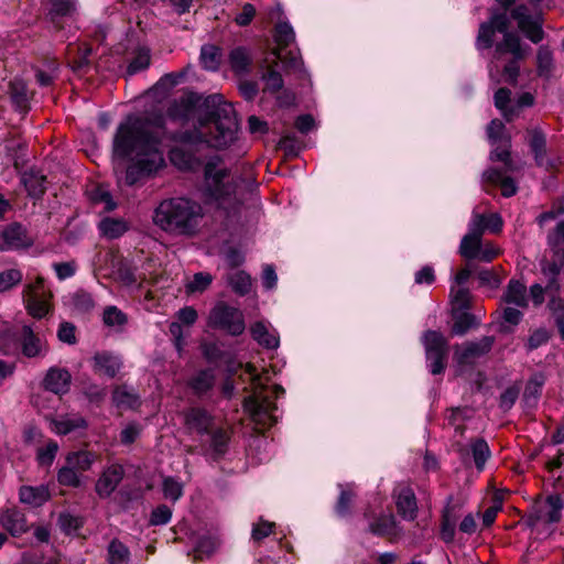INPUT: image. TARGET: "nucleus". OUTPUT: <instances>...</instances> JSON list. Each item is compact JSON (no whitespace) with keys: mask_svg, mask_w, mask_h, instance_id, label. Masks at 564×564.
Segmentation results:
<instances>
[{"mask_svg":"<svg viewBox=\"0 0 564 564\" xmlns=\"http://www.w3.org/2000/svg\"><path fill=\"white\" fill-rule=\"evenodd\" d=\"M340 488L341 490L336 505V512L338 516L345 517L349 512L350 505L355 495L350 488H343V486H340Z\"/></svg>","mask_w":564,"mask_h":564,"instance_id":"052dcab7","label":"nucleus"},{"mask_svg":"<svg viewBox=\"0 0 564 564\" xmlns=\"http://www.w3.org/2000/svg\"><path fill=\"white\" fill-rule=\"evenodd\" d=\"M52 299L53 292L42 275L24 284L22 300L26 312L32 317L40 319L46 316L52 310Z\"/></svg>","mask_w":564,"mask_h":564,"instance_id":"0eeeda50","label":"nucleus"},{"mask_svg":"<svg viewBox=\"0 0 564 564\" xmlns=\"http://www.w3.org/2000/svg\"><path fill=\"white\" fill-rule=\"evenodd\" d=\"M76 10V0H51L52 19L72 15Z\"/></svg>","mask_w":564,"mask_h":564,"instance_id":"de8ad7c7","label":"nucleus"},{"mask_svg":"<svg viewBox=\"0 0 564 564\" xmlns=\"http://www.w3.org/2000/svg\"><path fill=\"white\" fill-rule=\"evenodd\" d=\"M503 300L508 305L513 304L517 307H527L528 295L525 285L517 280H511L505 292Z\"/></svg>","mask_w":564,"mask_h":564,"instance_id":"2f4dec72","label":"nucleus"},{"mask_svg":"<svg viewBox=\"0 0 564 564\" xmlns=\"http://www.w3.org/2000/svg\"><path fill=\"white\" fill-rule=\"evenodd\" d=\"M510 90L507 88H500L495 94V106L502 111L503 117L510 121L512 120L513 111L507 109L508 102L510 101Z\"/></svg>","mask_w":564,"mask_h":564,"instance_id":"4d7b16f0","label":"nucleus"},{"mask_svg":"<svg viewBox=\"0 0 564 564\" xmlns=\"http://www.w3.org/2000/svg\"><path fill=\"white\" fill-rule=\"evenodd\" d=\"M482 180L487 183L500 185L501 193L505 197H511L518 191L513 178L506 176L500 170L497 169H488L485 171L482 174Z\"/></svg>","mask_w":564,"mask_h":564,"instance_id":"bb28decb","label":"nucleus"},{"mask_svg":"<svg viewBox=\"0 0 564 564\" xmlns=\"http://www.w3.org/2000/svg\"><path fill=\"white\" fill-rule=\"evenodd\" d=\"M276 48L272 51L275 59L283 63L284 67L290 70L301 72L303 69V61L297 51L286 48L295 41V33L293 28L286 23H279L275 28Z\"/></svg>","mask_w":564,"mask_h":564,"instance_id":"9d476101","label":"nucleus"},{"mask_svg":"<svg viewBox=\"0 0 564 564\" xmlns=\"http://www.w3.org/2000/svg\"><path fill=\"white\" fill-rule=\"evenodd\" d=\"M52 430L59 435H66L74 431L86 429V420L79 414L62 415L52 421Z\"/></svg>","mask_w":564,"mask_h":564,"instance_id":"cd10ccee","label":"nucleus"},{"mask_svg":"<svg viewBox=\"0 0 564 564\" xmlns=\"http://www.w3.org/2000/svg\"><path fill=\"white\" fill-rule=\"evenodd\" d=\"M221 61V52L215 45H204L200 50V63L207 70H217Z\"/></svg>","mask_w":564,"mask_h":564,"instance_id":"ea45409f","label":"nucleus"},{"mask_svg":"<svg viewBox=\"0 0 564 564\" xmlns=\"http://www.w3.org/2000/svg\"><path fill=\"white\" fill-rule=\"evenodd\" d=\"M494 344V338L486 336L477 341H469L455 347V359L459 365L473 364L477 358L487 354Z\"/></svg>","mask_w":564,"mask_h":564,"instance_id":"2eb2a0df","label":"nucleus"},{"mask_svg":"<svg viewBox=\"0 0 564 564\" xmlns=\"http://www.w3.org/2000/svg\"><path fill=\"white\" fill-rule=\"evenodd\" d=\"M210 443L206 451L213 458H219L227 452L229 435L224 429H215L209 431Z\"/></svg>","mask_w":564,"mask_h":564,"instance_id":"f704fd0d","label":"nucleus"},{"mask_svg":"<svg viewBox=\"0 0 564 564\" xmlns=\"http://www.w3.org/2000/svg\"><path fill=\"white\" fill-rule=\"evenodd\" d=\"M185 424L198 434H208L213 426V416L204 409L192 408L185 413Z\"/></svg>","mask_w":564,"mask_h":564,"instance_id":"b1692460","label":"nucleus"},{"mask_svg":"<svg viewBox=\"0 0 564 564\" xmlns=\"http://www.w3.org/2000/svg\"><path fill=\"white\" fill-rule=\"evenodd\" d=\"M245 373L249 376L252 387V393L245 399L243 409L249 416L259 424H273L276 421L274 412L276 405L272 401V397L278 398L284 393V389L274 386L271 390L267 388L269 381L268 371L258 373L256 367L251 364L245 366Z\"/></svg>","mask_w":564,"mask_h":564,"instance_id":"423d86ee","label":"nucleus"},{"mask_svg":"<svg viewBox=\"0 0 564 564\" xmlns=\"http://www.w3.org/2000/svg\"><path fill=\"white\" fill-rule=\"evenodd\" d=\"M102 321L106 326L120 330L128 322L127 315L117 306H107L104 310Z\"/></svg>","mask_w":564,"mask_h":564,"instance_id":"a19ab883","label":"nucleus"},{"mask_svg":"<svg viewBox=\"0 0 564 564\" xmlns=\"http://www.w3.org/2000/svg\"><path fill=\"white\" fill-rule=\"evenodd\" d=\"M70 383L72 376L69 371L59 367H51L43 379L44 389L58 395L67 393Z\"/></svg>","mask_w":564,"mask_h":564,"instance_id":"aec40b11","label":"nucleus"},{"mask_svg":"<svg viewBox=\"0 0 564 564\" xmlns=\"http://www.w3.org/2000/svg\"><path fill=\"white\" fill-rule=\"evenodd\" d=\"M229 62L236 74L245 75L249 73L252 59L247 48L236 47L229 54Z\"/></svg>","mask_w":564,"mask_h":564,"instance_id":"72a5a7b5","label":"nucleus"},{"mask_svg":"<svg viewBox=\"0 0 564 564\" xmlns=\"http://www.w3.org/2000/svg\"><path fill=\"white\" fill-rule=\"evenodd\" d=\"M204 176L203 194L206 203L228 215L235 213L240 205L238 180L214 161L205 165Z\"/></svg>","mask_w":564,"mask_h":564,"instance_id":"39448f33","label":"nucleus"},{"mask_svg":"<svg viewBox=\"0 0 564 564\" xmlns=\"http://www.w3.org/2000/svg\"><path fill=\"white\" fill-rule=\"evenodd\" d=\"M203 215L200 204L176 197L165 199L156 207L153 221L169 234L192 236L196 232Z\"/></svg>","mask_w":564,"mask_h":564,"instance_id":"20e7f679","label":"nucleus"},{"mask_svg":"<svg viewBox=\"0 0 564 564\" xmlns=\"http://www.w3.org/2000/svg\"><path fill=\"white\" fill-rule=\"evenodd\" d=\"M508 26L509 19L506 11L494 12L488 22L480 24L476 45L479 50L489 48L492 46L495 33H502L503 40L495 47V58L499 59L507 53L513 56V59L505 66L503 76L506 82L514 83L519 74L518 59L524 56L525 51L521 46L519 36L509 32Z\"/></svg>","mask_w":564,"mask_h":564,"instance_id":"7ed1b4c3","label":"nucleus"},{"mask_svg":"<svg viewBox=\"0 0 564 564\" xmlns=\"http://www.w3.org/2000/svg\"><path fill=\"white\" fill-rule=\"evenodd\" d=\"M553 253L554 259L542 267V272L549 279L547 288L557 289V276L564 265V251Z\"/></svg>","mask_w":564,"mask_h":564,"instance_id":"c9c22d12","label":"nucleus"},{"mask_svg":"<svg viewBox=\"0 0 564 564\" xmlns=\"http://www.w3.org/2000/svg\"><path fill=\"white\" fill-rule=\"evenodd\" d=\"M393 498L399 516L406 521L415 520L417 501L414 490L409 485L400 484L393 490Z\"/></svg>","mask_w":564,"mask_h":564,"instance_id":"4468645a","label":"nucleus"},{"mask_svg":"<svg viewBox=\"0 0 564 564\" xmlns=\"http://www.w3.org/2000/svg\"><path fill=\"white\" fill-rule=\"evenodd\" d=\"M99 230L108 239H116L128 231L129 225L124 219L106 217L99 223Z\"/></svg>","mask_w":564,"mask_h":564,"instance_id":"473e14b6","label":"nucleus"},{"mask_svg":"<svg viewBox=\"0 0 564 564\" xmlns=\"http://www.w3.org/2000/svg\"><path fill=\"white\" fill-rule=\"evenodd\" d=\"M451 301L457 310H466L469 306V291L462 286H452L449 293Z\"/></svg>","mask_w":564,"mask_h":564,"instance_id":"5fc2aeb1","label":"nucleus"},{"mask_svg":"<svg viewBox=\"0 0 564 564\" xmlns=\"http://www.w3.org/2000/svg\"><path fill=\"white\" fill-rule=\"evenodd\" d=\"M213 282V276L206 272L195 273L193 279L186 284L188 293L204 292Z\"/></svg>","mask_w":564,"mask_h":564,"instance_id":"3c124183","label":"nucleus"},{"mask_svg":"<svg viewBox=\"0 0 564 564\" xmlns=\"http://www.w3.org/2000/svg\"><path fill=\"white\" fill-rule=\"evenodd\" d=\"M32 245L33 239L21 224H10L1 232L0 251L25 249Z\"/></svg>","mask_w":564,"mask_h":564,"instance_id":"ddd939ff","label":"nucleus"},{"mask_svg":"<svg viewBox=\"0 0 564 564\" xmlns=\"http://www.w3.org/2000/svg\"><path fill=\"white\" fill-rule=\"evenodd\" d=\"M466 454L471 455L478 470L484 469L486 462L491 456L489 445L484 438L473 440L468 445Z\"/></svg>","mask_w":564,"mask_h":564,"instance_id":"7c9ffc66","label":"nucleus"},{"mask_svg":"<svg viewBox=\"0 0 564 564\" xmlns=\"http://www.w3.org/2000/svg\"><path fill=\"white\" fill-rule=\"evenodd\" d=\"M73 306L80 313L89 312L94 305L93 296L83 290L75 292L72 296Z\"/></svg>","mask_w":564,"mask_h":564,"instance_id":"6e6d98bb","label":"nucleus"},{"mask_svg":"<svg viewBox=\"0 0 564 564\" xmlns=\"http://www.w3.org/2000/svg\"><path fill=\"white\" fill-rule=\"evenodd\" d=\"M163 130L150 120L128 116L116 131L113 138V153L121 159H130L124 182L135 184L141 176L156 172L164 165L162 150Z\"/></svg>","mask_w":564,"mask_h":564,"instance_id":"f03ea898","label":"nucleus"},{"mask_svg":"<svg viewBox=\"0 0 564 564\" xmlns=\"http://www.w3.org/2000/svg\"><path fill=\"white\" fill-rule=\"evenodd\" d=\"M57 451H58L57 443L54 441H50L44 447L39 449V452H37L39 462L42 465L52 464Z\"/></svg>","mask_w":564,"mask_h":564,"instance_id":"0e129e2a","label":"nucleus"},{"mask_svg":"<svg viewBox=\"0 0 564 564\" xmlns=\"http://www.w3.org/2000/svg\"><path fill=\"white\" fill-rule=\"evenodd\" d=\"M422 344L425 349L430 371L433 375L442 373L445 369L447 340L438 332L426 330L422 336Z\"/></svg>","mask_w":564,"mask_h":564,"instance_id":"9b49d317","label":"nucleus"},{"mask_svg":"<svg viewBox=\"0 0 564 564\" xmlns=\"http://www.w3.org/2000/svg\"><path fill=\"white\" fill-rule=\"evenodd\" d=\"M456 517L453 508L447 507L442 516L441 538L444 542L451 543L455 538Z\"/></svg>","mask_w":564,"mask_h":564,"instance_id":"37998d69","label":"nucleus"},{"mask_svg":"<svg viewBox=\"0 0 564 564\" xmlns=\"http://www.w3.org/2000/svg\"><path fill=\"white\" fill-rule=\"evenodd\" d=\"M20 501L22 503L40 507L50 498V492L46 486L41 485L36 487L23 486L20 488Z\"/></svg>","mask_w":564,"mask_h":564,"instance_id":"c85d7f7f","label":"nucleus"},{"mask_svg":"<svg viewBox=\"0 0 564 564\" xmlns=\"http://www.w3.org/2000/svg\"><path fill=\"white\" fill-rule=\"evenodd\" d=\"M218 546V541L212 536H204L199 539L194 550L195 558H204L210 556Z\"/></svg>","mask_w":564,"mask_h":564,"instance_id":"603ef678","label":"nucleus"},{"mask_svg":"<svg viewBox=\"0 0 564 564\" xmlns=\"http://www.w3.org/2000/svg\"><path fill=\"white\" fill-rule=\"evenodd\" d=\"M276 61L278 59L274 58L273 64L262 66L261 80L264 84L263 91L272 95L281 93V95L278 96V102L281 106H290L294 102L295 96L286 89L282 90L284 80L282 75L275 69Z\"/></svg>","mask_w":564,"mask_h":564,"instance_id":"f8f14e48","label":"nucleus"},{"mask_svg":"<svg viewBox=\"0 0 564 564\" xmlns=\"http://www.w3.org/2000/svg\"><path fill=\"white\" fill-rule=\"evenodd\" d=\"M116 279L121 282L123 285L132 286L137 284V278L134 271L128 267L127 264H121L117 272Z\"/></svg>","mask_w":564,"mask_h":564,"instance_id":"774afa93","label":"nucleus"},{"mask_svg":"<svg viewBox=\"0 0 564 564\" xmlns=\"http://www.w3.org/2000/svg\"><path fill=\"white\" fill-rule=\"evenodd\" d=\"M98 455L94 452L79 449L69 452L65 465L57 473V480L63 486L77 488L82 485V474L88 471Z\"/></svg>","mask_w":564,"mask_h":564,"instance_id":"6e6552de","label":"nucleus"},{"mask_svg":"<svg viewBox=\"0 0 564 564\" xmlns=\"http://www.w3.org/2000/svg\"><path fill=\"white\" fill-rule=\"evenodd\" d=\"M20 344L22 354L28 358L44 357L48 350L45 339L36 335L29 325H23L21 329Z\"/></svg>","mask_w":564,"mask_h":564,"instance_id":"a211bd4d","label":"nucleus"},{"mask_svg":"<svg viewBox=\"0 0 564 564\" xmlns=\"http://www.w3.org/2000/svg\"><path fill=\"white\" fill-rule=\"evenodd\" d=\"M150 65V51L148 48H140L128 66L130 75L137 74Z\"/></svg>","mask_w":564,"mask_h":564,"instance_id":"864d4df0","label":"nucleus"},{"mask_svg":"<svg viewBox=\"0 0 564 564\" xmlns=\"http://www.w3.org/2000/svg\"><path fill=\"white\" fill-rule=\"evenodd\" d=\"M527 139L536 164L545 169L553 167V161L546 158L545 133L540 128L535 127L527 131Z\"/></svg>","mask_w":564,"mask_h":564,"instance_id":"412c9836","label":"nucleus"},{"mask_svg":"<svg viewBox=\"0 0 564 564\" xmlns=\"http://www.w3.org/2000/svg\"><path fill=\"white\" fill-rule=\"evenodd\" d=\"M192 389L198 393H205L214 384V376L208 370L199 371L189 382Z\"/></svg>","mask_w":564,"mask_h":564,"instance_id":"09e8293b","label":"nucleus"},{"mask_svg":"<svg viewBox=\"0 0 564 564\" xmlns=\"http://www.w3.org/2000/svg\"><path fill=\"white\" fill-rule=\"evenodd\" d=\"M112 399L118 406L122 408H133L138 404V397L127 387L116 388Z\"/></svg>","mask_w":564,"mask_h":564,"instance_id":"8fccbe9b","label":"nucleus"},{"mask_svg":"<svg viewBox=\"0 0 564 564\" xmlns=\"http://www.w3.org/2000/svg\"><path fill=\"white\" fill-rule=\"evenodd\" d=\"M184 485L176 478L167 476L163 478L162 491L165 499L173 502L183 496Z\"/></svg>","mask_w":564,"mask_h":564,"instance_id":"a18cd8bd","label":"nucleus"},{"mask_svg":"<svg viewBox=\"0 0 564 564\" xmlns=\"http://www.w3.org/2000/svg\"><path fill=\"white\" fill-rule=\"evenodd\" d=\"M0 523L12 535H20L28 528L24 514L17 509L0 511Z\"/></svg>","mask_w":564,"mask_h":564,"instance_id":"393cba45","label":"nucleus"},{"mask_svg":"<svg viewBox=\"0 0 564 564\" xmlns=\"http://www.w3.org/2000/svg\"><path fill=\"white\" fill-rule=\"evenodd\" d=\"M23 273L21 270L11 268L0 271V293H4L21 283Z\"/></svg>","mask_w":564,"mask_h":564,"instance_id":"49530a36","label":"nucleus"},{"mask_svg":"<svg viewBox=\"0 0 564 564\" xmlns=\"http://www.w3.org/2000/svg\"><path fill=\"white\" fill-rule=\"evenodd\" d=\"M21 182L33 198H40L45 192V176L36 171H25L21 176Z\"/></svg>","mask_w":564,"mask_h":564,"instance_id":"c756f323","label":"nucleus"},{"mask_svg":"<svg viewBox=\"0 0 564 564\" xmlns=\"http://www.w3.org/2000/svg\"><path fill=\"white\" fill-rule=\"evenodd\" d=\"M536 58L539 74L541 76H549L553 66L552 53L545 47H540Z\"/></svg>","mask_w":564,"mask_h":564,"instance_id":"bf43d9fd","label":"nucleus"},{"mask_svg":"<svg viewBox=\"0 0 564 564\" xmlns=\"http://www.w3.org/2000/svg\"><path fill=\"white\" fill-rule=\"evenodd\" d=\"M123 476L124 469L121 465L112 464L108 466L96 481V494L102 499L110 497L123 479Z\"/></svg>","mask_w":564,"mask_h":564,"instance_id":"dca6fc26","label":"nucleus"},{"mask_svg":"<svg viewBox=\"0 0 564 564\" xmlns=\"http://www.w3.org/2000/svg\"><path fill=\"white\" fill-rule=\"evenodd\" d=\"M10 96L12 102L20 110H25L29 102L26 84L21 78H14L10 82Z\"/></svg>","mask_w":564,"mask_h":564,"instance_id":"4c0bfd02","label":"nucleus"},{"mask_svg":"<svg viewBox=\"0 0 564 564\" xmlns=\"http://www.w3.org/2000/svg\"><path fill=\"white\" fill-rule=\"evenodd\" d=\"M365 517L368 519L369 532L375 535L398 536L401 533V528L392 513H380L377 517L365 513Z\"/></svg>","mask_w":564,"mask_h":564,"instance_id":"6ab92c4d","label":"nucleus"},{"mask_svg":"<svg viewBox=\"0 0 564 564\" xmlns=\"http://www.w3.org/2000/svg\"><path fill=\"white\" fill-rule=\"evenodd\" d=\"M487 135L491 144L502 141L503 138H510L505 133V124L498 119L491 120L487 128Z\"/></svg>","mask_w":564,"mask_h":564,"instance_id":"680f3d73","label":"nucleus"},{"mask_svg":"<svg viewBox=\"0 0 564 564\" xmlns=\"http://www.w3.org/2000/svg\"><path fill=\"white\" fill-rule=\"evenodd\" d=\"M481 239L474 236V234H466L459 246V253L466 259H476L480 250Z\"/></svg>","mask_w":564,"mask_h":564,"instance_id":"c03bdc74","label":"nucleus"},{"mask_svg":"<svg viewBox=\"0 0 564 564\" xmlns=\"http://www.w3.org/2000/svg\"><path fill=\"white\" fill-rule=\"evenodd\" d=\"M186 108L197 106L198 126L193 131L184 132L182 145L170 151V160L180 170H189L196 159L185 149L186 145L206 143L208 147L223 149L236 139L238 130L234 107L221 100L217 95L209 96L200 102V98L189 96L182 100Z\"/></svg>","mask_w":564,"mask_h":564,"instance_id":"f257e3e1","label":"nucleus"},{"mask_svg":"<svg viewBox=\"0 0 564 564\" xmlns=\"http://www.w3.org/2000/svg\"><path fill=\"white\" fill-rule=\"evenodd\" d=\"M547 243L553 252L564 251V220L558 223L555 229L549 234Z\"/></svg>","mask_w":564,"mask_h":564,"instance_id":"13d9d810","label":"nucleus"},{"mask_svg":"<svg viewBox=\"0 0 564 564\" xmlns=\"http://www.w3.org/2000/svg\"><path fill=\"white\" fill-rule=\"evenodd\" d=\"M93 370L98 375L113 378L121 368V360L109 351L96 352L91 359Z\"/></svg>","mask_w":564,"mask_h":564,"instance_id":"5701e85b","label":"nucleus"},{"mask_svg":"<svg viewBox=\"0 0 564 564\" xmlns=\"http://www.w3.org/2000/svg\"><path fill=\"white\" fill-rule=\"evenodd\" d=\"M171 517L172 510L167 506L161 505L152 511L150 523L153 525H163L171 520Z\"/></svg>","mask_w":564,"mask_h":564,"instance_id":"e2e57ef3","label":"nucleus"},{"mask_svg":"<svg viewBox=\"0 0 564 564\" xmlns=\"http://www.w3.org/2000/svg\"><path fill=\"white\" fill-rule=\"evenodd\" d=\"M494 150L490 153V160L492 161H501L505 164L507 171H514L516 167L510 159V147L511 140L510 138H503L502 141L497 142L496 144H491Z\"/></svg>","mask_w":564,"mask_h":564,"instance_id":"e433bc0d","label":"nucleus"},{"mask_svg":"<svg viewBox=\"0 0 564 564\" xmlns=\"http://www.w3.org/2000/svg\"><path fill=\"white\" fill-rule=\"evenodd\" d=\"M130 552L128 547L118 540L111 541L108 546L109 564H129Z\"/></svg>","mask_w":564,"mask_h":564,"instance_id":"79ce46f5","label":"nucleus"},{"mask_svg":"<svg viewBox=\"0 0 564 564\" xmlns=\"http://www.w3.org/2000/svg\"><path fill=\"white\" fill-rule=\"evenodd\" d=\"M563 506L560 495H549L539 507L540 518L551 523L558 522L562 518Z\"/></svg>","mask_w":564,"mask_h":564,"instance_id":"a878e982","label":"nucleus"},{"mask_svg":"<svg viewBox=\"0 0 564 564\" xmlns=\"http://www.w3.org/2000/svg\"><path fill=\"white\" fill-rule=\"evenodd\" d=\"M550 339V334L545 328L535 329L529 337L527 347L529 350L539 348L546 344Z\"/></svg>","mask_w":564,"mask_h":564,"instance_id":"69168bd1","label":"nucleus"},{"mask_svg":"<svg viewBox=\"0 0 564 564\" xmlns=\"http://www.w3.org/2000/svg\"><path fill=\"white\" fill-rule=\"evenodd\" d=\"M511 17L517 20L519 29L533 43H539L543 39V31L538 19L529 14L528 8L523 4L516 7L511 11Z\"/></svg>","mask_w":564,"mask_h":564,"instance_id":"f3484780","label":"nucleus"},{"mask_svg":"<svg viewBox=\"0 0 564 564\" xmlns=\"http://www.w3.org/2000/svg\"><path fill=\"white\" fill-rule=\"evenodd\" d=\"M252 338L265 349H276L280 345V337L276 330L264 322H256L250 326Z\"/></svg>","mask_w":564,"mask_h":564,"instance_id":"4be33fe9","label":"nucleus"},{"mask_svg":"<svg viewBox=\"0 0 564 564\" xmlns=\"http://www.w3.org/2000/svg\"><path fill=\"white\" fill-rule=\"evenodd\" d=\"M208 326L232 336L243 333L246 325L242 312L225 302H218L209 312Z\"/></svg>","mask_w":564,"mask_h":564,"instance_id":"1a4fd4ad","label":"nucleus"},{"mask_svg":"<svg viewBox=\"0 0 564 564\" xmlns=\"http://www.w3.org/2000/svg\"><path fill=\"white\" fill-rule=\"evenodd\" d=\"M486 229V216L474 213L468 225V234H474L475 237L481 239Z\"/></svg>","mask_w":564,"mask_h":564,"instance_id":"338daca9","label":"nucleus"},{"mask_svg":"<svg viewBox=\"0 0 564 564\" xmlns=\"http://www.w3.org/2000/svg\"><path fill=\"white\" fill-rule=\"evenodd\" d=\"M227 282L239 295H246L251 289V278L245 271H234L228 273Z\"/></svg>","mask_w":564,"mask_h":564,"instance_id":"58836bf2","label":"nucleus"}]
</instances>
